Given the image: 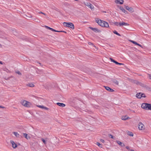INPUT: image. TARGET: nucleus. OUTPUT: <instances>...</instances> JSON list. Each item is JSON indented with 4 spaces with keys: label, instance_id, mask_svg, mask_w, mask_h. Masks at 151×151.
<instances>
[{
    "label": "nucleus",
    "instance_id": "16",
    "mask_svg": "<svg viewBox=\"0 0 151 151\" xmlns=\"http://www.w3.org/2000/svg\"><path fill=\"white\" fill-rule=\"evenodd\" d=\"M130 118L129 117L127 116V115L125 116H123L122 117V119L123 120H125L126 119H129Z\"/></svg>",
    "mask_w": 151,
    "mask_h": 151
},
{
    "label": "nucleus",
    "instance_id": "11",
    "mask_svg": "<svg viewBox=\"0 0 151 151\" xmlns=\"http://www.w3.org/2000/svg\"><path fill=\"white\" fill-rule=\"evenodd\" d=\"M37 106L42 109H45L46 110H49V109L48 108H47L46 107L44 106H43L41 105H37Z\"/></svg>",
    "mask_w": 151,
    "mask_h": 151
},
{
    "label": "nucleus",
    "instance_id": "41",
    "mask_svg": "<svg viewBox=\"0 0 151 151\" xmlns=\"http://www.w3.org/2000/svg\"><path fill=\"white\" fill-rule=\"evenodd\" d=\"M114 63H115L116 64H117V65H118V64H119V63L117 62V61H115V62H114Z\"/></svg>",
    "mask_w": 151,
    "mask_h": 151
},
{
    "label": "nucleus",
    "instance_id": "3",
    "mask_svg": "<svg viewBox=\"0 0 151 151\" xmlns=\"http://www.w3.org/2000/svg\"><path fill=\"white\" fill-rule=\"evenodd\" d=\"M63 24L65 27H70L72 29H74V25L71 22H64L63 23Z\"/></svg>",
    "mask_w": 151,
    "mask_h": 151
},
{
    "label": "nucleus",
    "instance_id": "21",
    "mask_svg": "<svg viewBox=\"0 0 151 151\" xmlns=\"http://www.w3.org/2000/svg\"><path fill=\"white\" fill-rule=\"evenodd\" d=\"M93 31L96 32H100L101 31L97 28H94L93 29Z\"/></svg>",
    "mask_w": 151,
    "mask_h": 151
},
{
    "label": "nucleus",
    "instance_id": "5",
    "mask_svg": "<svg viewBox=\"0 0 151 151\" xmlns=\"http://www.w3.org/2000/svg\"><path fill=\"white\" fill-rule=\"evenodd\" d=\"M124 6L125 8L128 10L130 12L132 13L134 12V10L132 8L129 7L128 6L126 5H125Z\"/></svg>",
    "mask_w": 151,
    "mask_h": 151
},
{
    "label": "nucleus",
    "instance_id": "18",
    "mask_svg": "<svg viewBox=\"0 0 151 151\" xmlns=\"http://www.w3.org/2000/svg\"><path fill=\"white\" fill-rule=\"evenodd\" d=\"M112 81L113 83H114L115 84L118 85L119 82L118 81L115 79H113L112 80Z\"/></svg>",
    "mask_w": 151,
    "mask_h": 151
},
{
    "label": "nucleus",
    "instance_id": "42",
    "mask_svg": "<svg viewBox=\"0 0 151 151\" xmlns=\"http://www.w3.org/2000/svg\"><path fill=\"white\" fill-rule=\"evenodd\" d=\"M89 28L90 29H92V30H93V29H94V28H93L91 27H90Z\"/></svg>",
    "mask_w": 151,
    "mask_h": 151
},
{
    "label": "nucleus",
    "instance_id": "1",
    "mask_svg": "<svg viewBox=\"0 0 151 151\" xmlns=\"http://www.w3.org/2000/svg\"><path fill=\"white\" fill-rule=\"evenodd\" d=\"M96 21L99 25L102 27H109L108 23L106 22L99 19H96Z\"/></svg>",
    "mask_w": 151,
    "mask_h": 151
},
{
    "label": "nucleus",
    "instance_id": "7",
    "mask_svg": "<svg viewBox=\"0 0 151 151\" xmlns=\"http://www.w3.org/2000/svg\"><path fill=\"white\" fill-rule=\"evenodd\" d=\"M29 103L26 101H24L22 102V104L26 107H28L29 106Z\"/></svg>",
    "mask_w": 151,
    "mask_h": 151
},
{
    "label": "nucleus",
    "instance_id": "24",
    "mask_svg": "<svg viewBox=\"0 0 151 151\" xmlns=\"http://www.w3.org/2000/svg\"><path fill=\"white\" fill-rule=\"evenodd\" d=\"M3 70L6 72L7 73H10V71L6 68H4L3 69Z\"/></svg>",
    "mask_w": 151,
    "mask_h": 151
},
{
    "label": "nucleus",
    "instance_id": "12",
    "mask_svg": "<svg viewBox=\"0 0 151 151\" xmlns=\"http://www.w3.org/2000/svg\"><path fill=\"white\" fill-rule=\"evenodd\" d=\"M116 142L119 145H120L122 147H124L125 146V145L122 142H121L120 141H117Z\"/></svg>",
    "mask_w": 151,
    "mask_h": 151
},
{
    "label": "nucleus",
    "instance_id": "44",
    "mask_svg": "<svg viewBox=\"0 0 151 151\" xmlns=\"http://www.w3.org/2000/svg\"><path fill=\"white\" fill-rule=\"evenodd\" d=\"M118 65H124V64L123 63H119V64H118Z\"/></svg>",
    "mask_w": 151,
    "mask_h": 151
},
{
    "label": "nucleus",
    "instance_id": "22",
    "mask_svg": "<svg viewBox=\"0 0 151 151\" xmlns=\"http://www.w3.org/2000/svg\"><path fill=\"white\" fill-rule=\"evenodd\" d=\"M13 134L16 137H19V135L17 132H13Z\"/></svg>",
    "mask_w": 151,
    "mask_h": 151
},
{
    "label": "nucleus",
    "instance_id": "10",
    "mask_svg": "<svg viewBox=\"0 0 151 151\" xmlns=\"http://www.w3.org/2000/svg\"><path fill=\"white\" fill-rule=\"evenodd\" d=\"M10 142L12 145V147L13 148H15L17 147V145L13 141H11Z\"/></svg>",
    "mask_w": 151,
    "mask_h": 151
},
{
    "label": "nucleus",
    "instance_id": "4",
    "mask_svg": "<svg viewBox=\"0 0 151 151\" xmlns=\"http://www.w3.org/2000/svg\"><path fill=\"white\" fill-rule=\"evenodd\" d=\"M138 127L140 130H144L145 129V126L140 122H139L138 124Z\"/></svg>",
    "mask_w": 151,
    "mask_h": 151
},
{
    "label": "nucleus",
    "instance_id": "49",
    "mask_svg": "<svg viewBox=\"0 0 151 151\" xmlns=\"http://www.w3.org/2000/svg\"><path fill=\"white\" fill-rule=\"evenodd\" d=\"M63 32L65 33H66V32L64 31H63V32Z\"/></svg>",
    "mask_w": 151,
    "mask_h": 151
},
{
    "label": "nucleus",
    "instance_id": "39",
    "mask_svg": "<svg viewBox=\"0 0 151 151\" xmlns=\"http://www.w3.org/2000/svg\"><path fill=\"white\" fill-rule=\"evenodd\" d=\"M0 108H2V109H5V107H4V106H0Z\"/></svg>",
    "mask_w": 151,
    "mask_h": 151
},
{
    "label": "nucleus",
    "instance_id": "13",
    "mask_svg": "<svg viewBox=\"0 0 151 151\" xmlns=\"http://www.w3.org/2000/svg\"><path fill=\"white\" fill-rule=\"evenodd\" d=\"M119 8L122 12H124L125 14H127V11H126V10L124 9L122 7L120 6Z\"/></svg>",
    "mask_w": 151,
    "mask_h": 151
},
{
    "label": "nucleus",
    "instance_id": "8",
    "mask_svg": "<svg viewBox=\"0 0 151 151\" xmlns=\"http://www.w3.org/2000/svg\"><path fill=\"white\" fill-rule=\"evenodd\" d=\"M115 2L116 4H122L124 2L123 0H116L115 1Z\"/></svg>",
    "mask_w": 151,
    "mask_h": 151
},
{
    "label": "nucleus",
    "instance_id": "45",
    "mask_svg": "<svg viewBox=\"0 0 151 151\" xmlns=\"http://www.w3.org/2000/svg\"><path fill=\"white\" fill-rule=\"evenodd\" d=\"M149 78L151 80V76L150 75L149 76Z\"/></svg>",
    "mask_w": 151,
    "mask_h": 151
},
{
    "label": "nucleus",
    "instance_id": "33",
    "mask_svg": "<svg viewBox=\"0 0 151 151\" xmlns=\"http://www.w3.org/2000/svg\"><path fill=\"white\" fill-rule=\"evenodd\" d=\"M42 142H43L45 144H46V142L45 141V140L43 138H42Z\"/></svg>",
    "mask_w": 151,
    "mask_h": 151
},
{
    "label": "nucleus",
    "instance_id": "19",
    "mask_svg": "<svg viewBox=\"0 0 151 151\" xmlns=\"http://www.w3.org/2000/svg\"><path fill=\"white\" fill-rule=\"evenodd\" d=\"M44 27H45V28H46V29H50V30H51L52 31H55V29H52V28H50L47 26H46V25H45L44 26Z\"/></svg>",
    "mask_w": 151,
    "mask_h": 151
},
{
    "label": "nucleus",
    "instance_id": "48",
    "mask_svg": "<svg viewBox=\"0 0 151 151\" xmlns=\"http://www.w3.org/2000/svg\"><path fill=\"white\" fill-rule=\"evenodd\" d=\"M92 44V43L91 42H89V45H91V44Z\"/></svg>",
    "mask_w": 151,
    "mask_h": 151
},
{
    "label": "nucleus",
    "instance_id": "53",
    "mask_svg": "<svg viewBox=\"0 0 151 151\" xmlns=\"http://www.w3.org/2000/svg\"><path fill=\"white\" fill-rule=\"evenodd\" d=\"M39 64H40V63H38Z\"/></svg>",
    "mask_w": 151,
    "mask_h": 151
},
{
    "label": "nucleus",
    "instance_id": "37",
    "mask_svg": "<svg viewBox=\"0 0 151 151\" xmlns=\"http://www.w3.org/2000/svg\"><path fill=\"white\" fill-rule=\"evenodd\" d=\"M35 22H40V20H38V19H35Z\"/></svg>",
    "mask_w": 151,
    "mask_h": 151
},
{
    "label": "nucleus",
    "instance_id": "51",
    "mask_svg": "<svg viewBox=\"0 0 151 151\" xmlns=\"http://www.w3.org/2000/svg\"><path fill=\"white\" fill-rule=\"evenodd\" d=\"M132 41H133L132 40H131V42H132Z\"/></svg>",
    "mask_w": 151,
    "mask_h": 151
},
{
    "label": "nucleus",
    "instance_id": "28",
    "mask_svg": "<svg viewBox=\"0 0 151 151\" xmlns=\"http://www.w3.org/2000/svg\"><path fill=\"white\" fill-rule=\"evenodd\" d=\"M141 95H142L141 96V98H142V97L145 98L146 97V96L144 93H141Z\"/></svg>",
    "mask_w": 151,
    "mask_h": 151
},
{
    "label": "nucleus",
    "instance_id": "2",
    "mask_svg": "<svg viewBox=\"0 0 151 151\" xmlns=\"http://www.w3.org/2000/svg\"><path fill=\"white\" fill-rule=\"evenodd\" d=\"M141 107L146 110H151V104L144 103L142 104Z\"/></svg>",
    "mask_w": 151,
    "mask_h": 151
},
{
    "label": "nucleus",
    "instance_id": "6",
    "mask_svg": "<svg viewBox=\"0 0 151 151\" xmlns=\"http://www.w3.org/2000/svg\"><path fill=\"white\" fill-rule=\"evenodd\" d=\"M85 5L88 7L90 8L91 9H92L94 8L93 6L90 3L86 2L85 3Z\"/></svg>",
    "mask_w": 151,
    "mask_h": 151
},
{
    "label": "nucleus",
    "instance_id": "25",
    "mask_svg": "<svg viewBox=\"0 0 151 151\" xmlns=\"http://www.w3.org/2000/svg\"><path fill=\"white\" fill-rule=\"evenodd\" d=\"M128 134L130 136H133V133L132 132H128Z\"/></svg>",
    "mask_w": 151,
    "mask_h": 151
},
{
    "label": "nucleus",
    "instance_id": "40",
    "mask_svg": "<svg viewBox=\"0 0 151 151\" xmlns=\"http://www.w3.org/2000/svg\"><path fill=\"white\" fill-rule=\"evenodd\" d=\"M100 141L103 143H104V140L103 139H101Z\"/></svg>",
    "mask_w": 151,
    "mask_h": 151
},
{
    "label": "nucleus",
    "instance_id": "23",
    "mask_svg": "<svg viewBox=\"0 0 151 151\" xmlns=\"http://www.w3.org/2000/svg\"><path fill=\"white\" fill-rule=\"evenodd\" d=\"M27 86H29L30 87H34V84L32 83H29L27 85Z\"/></svg>",
    "mask_w": 151,
    "mask_h": 151
},
{
    "label": "nucleus",
    "instance_id": "36",
    "mask_svg": "<svg viewBox=\"0 0 151 151\" xmlns=\"http://www.w3.org/2000/svg\"><path fill=\"white\" fill-rule=\"evenodd\" d=\"M54 32H63V31H59L56 30L55 29V31H54Z\"/></svg>",
    "mask_w": 151,
    "mask_h": 151
},
{
    "label": "nucleus",
    "instance_id": "52",
    "mask_svg": "<svg viewBox=\"0 0 151 151\" xmlns=\"http://www.w3.org/2000/svg\"><path fill=\"white\" fill-rule=\"evenodd\" d=\"M1 44H0V47H1Z\"/></svg>",
    "mask_w": 151,
    "mask_h": 151
},
{
    "label": "nucleus",
    "instance_id": "9",
    "mask_svg": "<svg viewBox=\"0 0 151 151\" xmlns=\"http://www.w3.org/2000/svg\"><path fill=\"white\" fill-rule=\"evenodd\" d=\"M104 87L107 91L109 92H113L114 91V90L113 89L110 88L109 87L105 86H104Z\"/></svg>",
    "mask_w": 151,
    "mask_h": 151
},
{
    "label": "nucleus",
    "instance_id": "38",
    "mask_svg": "<svg viewBox=\"0 0 151 151\" xmlns=\"http://www.w3.org/2000/svg\"><path fill=\"white\" fill-rule=\"evenodd\" d=\"M39 13H40V14H44L45 15H46L45 13H44L43 12H39Z\"/></svg>",
    "mask_w": 151,
    "mask_h": 151
},
{
    "label": "nucleus",
    "instance_id": "46",
    "mask_svg": "<svg viewBox=\"0 0 151 151\" xmlns=\"http://www.w3.org/2000/svg\"><path fill=\"white\" fill-rule=\"evenodd\" d=\"M0 64H3L2 62L1 61H0Z\"/></svg>",
    "mask_w": 151,
    "mask_h": 151
},
{
    "label": "nucleus",
    "instance_id": "15",
    "mask_svg": "<svg viewBox=\"0 0 151 151\" xmlns=\"http://www.w3.org/2000/svg\"><path fill=\"white\" fill-rule=\"evenodd\" d=\"M23 135L24 137L27 139H29L30 138V137L29 136H28L27 134L25 133H23Z\"/></svg>",
    "mask_w": 151,
    "mask_h": 151
},
{
    "label": "nucleus",
    "instance_id": "27",
    "mask_svg": "<svg viewBox=\"0 0 151 151\" xmlns=\"http://www.w3.org/2000/svg\"><path fill=\"white\" fill-rule=\"evenodd\" d=\"M132 82L133 83L136 84H138L139 83L138 81L136 80H133V81Z\"/></svg>",
    "mask_w": 151,
    "mask_h": 151
},
{
    "label": "nucleus",
    "instance_id": "35",
    "mask_svg": "<svg viewBox=\"0 0 151 151\" xmlns=\"http://www.w3.org/2000/svg\"><path fill=\"white\" fill-rule=\"evenodd\" d=\"M132 43L135 45H139V44L138 43H137V42H136L135 41H132Z\"/></svg>",
    "mask_w": 151,
    "mask_h": 151
},
{
    "label": "nucleus",
    "instance_id": "43",
    "mask_svg": "<svg viewBox=\"0 0 151 151\" xmlns=\"http://www.w3.org/2000/svg\"><path fill=\"white\" fill-rule=\"evenodd\" d=\"M126 148L127 149H128V150H129V147L128 146H127Z\"/></svg>",
    "mask_w": 151,
    "mask_h": 151
},
{
    "label": "nucleus",
    "instance_id": "32",
    "mask_svg": "<svg viewBox=\"0 0 151 151\" xmlns=\"http://www.w3.org/2000/svg\"><path fill=\"white\" fill-rule=\"evenodd\" d=\"M15 72L16 73L18 74L19 75H22L21 73L20 72H19V71H16Z\"/></svg>",
    "mask_w": 151,
    "mask_h": 151
},
{
    "label": "nucleus",
    "instance_id": "20",
    "mask_svg": "<svg viewBox=\"0 0 151 151\" xmlns=\"http://www.w3.org/2000/svg\"><path fill=\"white\" fill-rule=\"evenodd\" d=\"M141 93H137V94H136V97L138 99H141Z\"/></svg>",
    "mask_w": 151,
    "mask_h": 151
},
{
    "label": "nucleus",
    "instance_id": "26",
    "mask_svg": "<svg viewBox=\"0 0 151 151\" xmlns=\"http://www.w3.org/2000/svg\"><path fill=\"white\" fill-rule=\"evenodd\" d=\"M113 32L114 34H115L119 36H121V35L119 34L118 32H117L116 31H114Z\"/></svg>",
    "mask_w": 151,
    "mask_h": 151
},
{
    "label": "nucleus",
    "instance_id": "14",
    "mask_svg": "<svg viewBox=\"0 0 151 151\" xmlns=\"http://www.w3.org/2000/svg\"><path fill=\"white\" fill-rule=\"evenodd\" d=\"M125 25V26H129V24L127 23H125L124 22H123L122 23H119V26H121L122 25Z\"/></svg>",
    "mask_w": 151,
    "mask_h": 151
},
{
    "label": "nucleus",
    "instance_id": "30",
    "mask_svg": "<svg viewBox=\"0 0 151 151\" xmlns=\"http://www.w3.org/2000/svg\"><path fill=\"white\" fill-rule=\"evenodd\" d=\"M109 137L111 138L112 139H114L115 137H114L112 135H111V134H109Z\"/></svg>",
    "mask_w": 151,
    "mask_h": 151
},
{
    "label": "nucleus",
    "instance_id": "50",
    "mask_svg": "<svg viewBox=\"0 0 151 151\" xmlns=\"http://www.w3.org/2000/svg\"><path fill=\"white\" fill-rule=\"evenodd\" d=\"M130 151H134V150H131Z\"/></svg>",
    "mask_w": 151,
    "mask_h": 151
},
{
    "label": "nucleus",
    "instance_id": "17",
    "mask_svg": "<svg viewBox=\"0 0 151 151\" xmlns=\"http://www.w3.org/2000/svg\"><path fill=\"white\" fill-rule=\"evenodd\" d=\"M57 104L58 105V106H61L63 107H64L65 106V105L63 103H57Z\"/></svg>",
    "mask_w": 151,
    "mask_h": 151
},
{
    "label": "nucleus",
    "instance_id": "31",
    "mask_svg": "<svg viewBox=\"0 0 151 151\" xmlns=\"http://www.w3.org/2000/svg\"><path fill=\"white\" fill-rule=\"evenodd\" d=\"M114 24L116 26H118L119 25V23L117 22H115L114 23Z\"/></svg>",
    "mask_w": 151,
    "mask_h": 151
},
{
    "label": "nucleus",
    "instance_id": "29",
    "mask_svg": "<svg viewBox=\"0 0 151 151\" xmlns=\"http://www.w3.org/2000/svg\"><path fill=\"white\" fill-rule=\"evenodd\" d=\"M96 144L99 147H102V145L99 142H96Z\"/></svg>",
    "mask_w": 151,
    "mask_h": 151
},
{
    "label": "nucleus",
    "instance_id": "34",
    "mask_svg": "<svg viewBox=\"0 0 151 151\" xmlns=\"http://www.w3.org/2000/svg\"><path fill=\"white\" fill-rule=\"evenodd\" d=\"M110 60H111V61L112 62H113V63H114V62H115V60H113L112 58H110Z\"/></svg>",
    "mask_w": 151,
    "mask_h": 151
},
{
    "label": "nucleus",
    "instance_id": "47",
    "mask_svg": "<svg viewBox=\"0 0 151 151\" xmlns=\"http://www.w3.org/2000/svg\"><path fill=\"white\" fill-rule=\"evenodd\" d=\"M137 45L139 46H140L141 47H142V45H139H139Z\"/></svg>",
    "mask_w": 151,
    "mask_h": 151
}]
</instances>
